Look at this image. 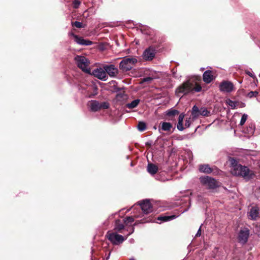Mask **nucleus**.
Instances as JSON below:
<instances>
[{
    "mask_svg": "<svg viewBox=\"0 0 260 260\" xmlns=\"http://www.w3.org/2000/svg\"><path fill=\"white\" fill-rule=\"evenodd\" d=\"M139 217H140L139 216H135V218H138Z\"/></svg>",
    "mask_w": 260,
    "mask_h": 260,
    "instance_id": "obj_46",
    "label": "nucleus"
},
{
    "mask_svg": "<svg viewBox=\"0 0 260 260\" xmlns=\"http://www.w3.org/2000/svg\"><path fill=\"white\" fill-rule=\"evenodd\" d=\"M203 79L206 83H211L214 79L213 71L210 70L206 71L203 75Z\"/></svg>",
    "mask_w": 260,
    "mask_h": 260,
    "instance_id": "obj_16",
    "label": "nucleus"
},
{
    "mask_svg": "<svg viewBox=\"0 0 260 260\" xmlns=\"http://www.w3.org/2000/svg\"><path fill=\"white\" fill-rule=\"evenodd\" d=\"M112 87V91L114 92H118L119 91H120L123 88H121L120 87H118L116 85L114 84L113 85Z\"/></svg>",
    "mask_w": 260,
    "mask_h": 260,
    "instance_id": "obj_34",
    "label": "nucleus"
},
{
    "mask_svg": "<svg viewBox=\"0 0 260 260\" xmlns=\"http://www.w3.org/2000/svg\"><path fill=\"white\" fill-rule=\"evenodd\" d=\"M113 83L114 84L116 83V81H112L111 82V83Z\"/></svg>",
    "mask_w": 260,
    "mask_h": 260,
    "instance_id": "obj_45",
    "label": "nucleus"
},
{
    "mask_svg": "<svg viewBox=\"0 0 260 260\" xmlns=\"http://www.w3.org/2000/svg\"><path fill=\"white\" fill-rule=\"evenodd\" d=\"M140 100L139 99H136L133 101L131 103H128L126 105V107L130 109L135 108L138 106L140 103Z\"/></svg>",
    "mask_w": 260,
    "mask_h": 260,
    "instance_id": "obj_24",
    "label": "nucleus"
},
{
    "mask_svg": "<svg viewBox=\"0 0 260 260\" xmlns=\"http://www.w3.org/2000/svg\"><path fill=\"white\" fill-rule=\"evenodd\" d=\"M200 179L201 183L208 189H213L219 186L218 182L212 177H202Z\"/></svg>",
    "mask_w": 260,
    "mask_h": 260,
    "instance_id": "obj_6",
    "label": "nucleus"
},
{
    "mask_svg": "<svg viewBox=\"0 0 260 260\" xmlns=\"http://www.w3.org/2000/svg\"><path fill=\"white\" fill-rule=\"evenodd\" d=\"M247 115L246 114H244L241 119L240 122V125H243L244 123L245 122L246 120L247 119Z\"/></svg>",
    "mask_w": 260,
    "mask_h": 260,
    "instance_id": "obj_33",
    "label": "nucleus"
},
{
    "mask_svg": "<svg viewBox=\"0 0 260 260\" xmlns=\"http://www.w3.org/2000/svg\"><path fill=\"white\" fill-rule=\"evenodd\" d=\"M177 128L179 131H183L184 129V128L183 126V122H178V123L177 124Z\"/></svg>",
    "mask_w": 260,
    "mask_h": 260,
    "instance_id": "obj_37",
    "label": "nucleus"
},
{
    "mask_svg": "<svg viewBox=\"0 0 260 260\" xmlns=\"http://www.w3.org/2000/svg\"><path fill=\"white\" fill-rule=\"evenodd\" d=\"M238 106H239L240 108H243L245 107V104L242 102H239Z\"/></svg>",
    "mask_w": 260,
    "mask_h": 260,
    "instance_id": "obj_41",
    "label": "nucleus"
},
{
    "mask_svg": "<svg viewBox=\"0 0 260 260\" xmlns=\"http://www.w3.org/2000/svg\"><path fill=\"white\" fill-rule=\"evenodd\" d=\"M190 118L188 119H186L185 120V126L186 127H189L190 125Z\"/></svg>",
    "mask_w": 260,
    "mask_h": 260,
    "instance_id": "obj_39",
    "label": "nucleus"
},
{
    "mask_svg": "<svg viewBox=\"0 0 260 260\" xmlns=\"http://www.w3.org/2000/svg\"><path fill=\"white\" fill-rule=\"evenodd\" d=\"M77 67L84 72L89 73L90 69H88L89 61L88 59L83 56L77 55L74 58Z\"/></svg>",
    "mask_w": 260,
    "mask_h": 260,
    "instance_id": "obj_5",
    "label": "nucleus"
},
{
    "mask_svg": "<svg viewBox=\"0 0 260 260\" xmlns=\"http://www.w3.org/2000/svg\"><path fill=\"white\" fill-rule=\"evenodd\" d=\"M106 237L114 245H118L122 243L126 239L121 235L118 234L116 232H108Z\"/></svg>",
    "mask_w": 260,
    "mask_h": 260,
    "instance_id": "obj_4",
    "label": "nucleus"
},
{
    "mask_svg": "<svg viewBox=\"0 0 260 260\" xmlns=\"http://www.w3.org/2000/svg\"><path fill=\"white\" fill-rule=\"evenodd\" d=\"M202 90L201 86L195 81L188 80L183 82L176 89L178 93L187 94L190 92H200Z\"/></svg>",
    "mask_w": 260,
    "mask_h": 260,
    "instance_id": "obj_2",
    "label": "nucleus"
},
{
    "mask_svg": "<svg viewBox=\"0 0 260 260\" xmlns=\"http://www.w3.org/2000/svg\"><path fill=\"white\" fill-rule=\"evenodd\" d=\"M229 162L232 167V174L236 176H241L247 180L254 178L255 174L248 167L238 164L237 160L234 157L229 158Z\"/></svg>",
    "mask_w": 260,
    "mask_h": 260,
    "instance_id": "obj_1",
    "label": "nucleus"
},
{
    "mask_svg": "<svg viewBox=\"0 0 260 260\" xmlns=\"http://www.w3.org/2000/svg\"><path fill=\"white\" fill-rule=\"evenodd\" d=\"M137 127L140 131L143 132L146 129V124L145 122L140 121L138 123Z\"/></svg>",
    "mask_w": 260,
    "mask_h": 260,
    "instance_id": "obj_29",
    "label": "nucleus"
},
{
    "mask_svg": "<svg viewBox=\"0 0 260 260\" xmlns=\"http://www.w3.org/2000/svg\"><path fill=\"white\" fill-rule=\"evenodd\" d=\"M199 170L201 172L210 174L213 171V168H211L209 165L204 164L199 166Z\"/></svg>",
    "mask_w": 260,
    "mask_h": 260,
    "instance_id": "obj_18",
    "label": "nucleus"
},
{
    "mask_svg": "<svg viewBox=\"0 0 260 260\" xmlns=\"http://www.w3.org/2000/svg\"><path fill=\"white\" fill-rule=\"evenodd\" d=\"M137 62L136 57H124L119 63V69L122 72H126L132 70Z\"/></svg>",
    "mask_w": 260,
    "mask_h": 260,
    "instance_id": "obj_3",
    "label": "nucleus"
},
{
    "mask_svg": "<svg viewBox=\"0 0 260 260\" xmlns=\"http://www.w3.org/2000/svg\"><path fill=\"white\" fill-rule=\"evenodd\" d=\"M248 215L249 219L256 220L259 216V208L257 206L252 207Z\"/></svg>",
    "mask_w": 260,
    "mask_h": 260,
    "instance_id": "obj_15",
    "label": "nucleus"
},
{
    "mask_svg": "<svg viewBox=\"0 0 260 260\" xmlns=\"http://www.w3.org/2000/svg\"><path fill=\"white\" fill-rule=\"evenodd\" d=\"M127 231H128L129 233L126 235V236H125V238L126 239L127 238V237L131 235L132 234H133L134 232V230H135V228H134V226H132V227L129 229V228H127Z\"/></svg>",
    "mask_w": 260,
    "mask_h": 260,
    "instance_id": "obj_35",
    "label": "nucleus"
},
{
    "mask_svg": "<svg viewBox=\"0 0 260 260\" xmlns=\"http://www.w3.org/2000/svg\"><path fill=\"white\" fill-rule=\"evenodd\" d=\"M129 260H135V259H134V258H131V259H129Z\"/></svg>",
    "mask_w": 260,
    "mask_h": 260,
    "instance_id": "obj_47",
    "label": "nucleus"
},
{
    "mask_svg": "<svg viewBox=\"0 0 260 260\" xmlns=\"http://www.w3.org/2000/svg\"><path fill=\"white\" fill-rule=\"evenodd\" d=\"M72 26H75L77 28L83 27V23L82 22H80L79 21L72 22Z\"/></svg>",
    "mask_w": 260,
    "mask_h": 260,
    "instance_id": "obj_32",
    "label": "nucleus"
},
{
    "mask_svg": "<svg viewBox=\"0 0 260 260\" xmlns=\"http://www.w3.org/2000/svg\"><path fill=\"white\" fill-rule=\"evenodd\" d=\"M123 220L125 226H131V224L135 221V217L133 216H126Z\"/></svg>",
    "mask_w": 260,
    "mask_h": 260,
    "instance_id": "obj_26",
    "label": "nucleus"
},
{
    "mask_svg": "<svg viewBox=\"0 0 260 260\" xmlns=\"http://www.w3.org/2000/svg\"><path fill=\"white\" fill-rule=\"evenodd\" d=\"M146 145L151 146V144H150V143H148V142H147V143H146Z\"/></svg>",
    "mask_w": 260,
    "mask_h": 260,
    "instance_id": "obj_44",
    "label": "nucleus"
},
{
    "mask_svg": "<svg viewBox=\"0 0 260 260\" xmlns=\"http://www.w3.org/2000/svg\"><path fill=\"white\" fill-rule=\"evenodd\" d=\"M249 236V230L247 228L240 230L237 237L238 241L243 244H245Z\"/></svg>",
    "mask_w": 260,
    "mask_h": 260,
    "instance_id": "obj_11",
    "label": "nucleus"
},
{
    "mask_svg": "<svg viewBox=\"0 0 260 260\" xmlns=\"http://www.w3.org/2000/svg\"><path fill=\"white\" fill-rule=\"evenodd\" d=\"M104 69L106 71V75L112 78H116L119 74L118 69L114 64H105Z\"/></svg>",
    "mask_w": 260,
    "mask_h": 260,
    "instance_id": "obj_10",
    "label": "nucleus"
},
{
    "mask_svg": "<svg viewBox=\"0 0 260 260\" xmlns=\"http://www.w3.org/2000/svg\"><path fill=\"white\" fill-rule=\"evenodd\" d=\"M178 114L179 111L177 110L173 109L168 110L166 112V115L171 118H173Z\"/></svg>",
    "mask_w": 260,
    "mask_h": 260,
    "instance_id": "obj_28",
    "label": "nucleus"
},
{
    "mask_svg": "<svg viewBox=\"0 0 260 260\" xmlns=\"http://www.w3.org/2000/svg\"><path fill=\"white\" fill-rule=\"evenodd\" d=\"M125 224L123 220L117 219L115 222L114 230L119 233H122V230L124 229Z\"/></svg>",
    "mask_w": 260,
    "mask_h": 260,
    "instance_id": "obj_17",
    "label": "nucleus"
},
{
    "mask_svg": "<svg viewBox=\"0 0 260 260\" xmlns=\"http://www.w3.org/2000/svg\"><path fill=\"white\" fill-rule=\"evenodd\" d=\"M219 87L221 91L231 92L233 90L234 85L231 82L224 81L220 83Z\"/></svg>",
    "mask_w": 260,
    "mask_h": 260,
    "instance_id": "obj_13",
    "label": "nucleus"
},
{
    "mask_svg": "<svg viewBox=\"0 0 260 260\" xmlns=\"http://www.w3.org/2000/svg\"><path fill=\"white\" fill-rule=\"evenodd\" d=\"M109 255H110V253L109 254V255L108 256V257H107V258H109Z\"/></svg>",
    "mask_w": 260,
    "mask_h": 260,
    "instance_id": "obj_48",
    "label": "nucleus"
},
{
    "mask_svg": "<svg viewBox=\"0 0 260 260\" xmlns=\"http://www.w3.org/2000/svg\"><path fill=\"white\" fill-rule=\"evenodd\" d=\"M161 123V129L165 132H170L173 127L172 124L170 122H162Z\"/></svg>",
    "mask_w": 260,
    "mask_h": 260,
    "instance_id": "obj_22",
    "label": "nucleus"
},
{
    "mask_svg": "<svg viewBox=\"0 0 260 260\" xmlns=\"http://www.w3.org/2000/svg\"><path fill=\"white\" fill-rule=\"evenodd\" d=\"M152 221V218L151 217H148L147 218H143L141 220H137L134 224L133 225V226H136L138 224L140 223H145L147 222H149Z\"/></svg>",
    "mask_w": 260,
    "mask_h": 260,
    "instance_id": "obj_27",
    "label": "nucleus"
},
{
    "mask_svg": "<svg viewBox=\"0 0 260 260\" xmlns=\"http://www.w3.org/2000/svg\"><path fill=\"white\" fill-rule=\"evenodd\" d=\"M152 80V78L148 77L146 78H144L143 79V82H150Z\"/></svg>",
    "mask_w": 260,
    "mask_h": 260,
    "instance_id": "obj_40",
    "label": "nucleus"
},
{
    "mask_svg": "<svg viewBox=\"0 0 260 260\" xmlns=\"http://www.w3.org/2000/svg\"><path fill=\"white\" fill-rule=\"evenodd\" d=\"M210 112L208 111L207 108L202 107L200 109L198 106L194 105L191 111V116L193 119L197 118L200 115L203 116H209L210 115Z\"/></svg>",
    "mask_w": 260,
    "mask_h": 260,
    "instance_id": "obj_7",
    "label": "nucleus"
},
{
    "mask_svg": "<svg viewBox=\"0 0 260 260\" xmlns=\"http://www.w3.org/2000/svg\"><path fill=\"white\" fill-rule=\"evenodd\" d=\"M109 107V104L108 102H102L100 103V110L101 109H107Z\"/></svg>",
    "mask_w": 260,
    "mask_h": 260,
    "instance_id": "obj_31",
    "label": "nucleus"
},
{
    "mask_svg": "<svg viewBox=\"0 0 260 260\" xmlns=\"http://www.w3.org/2000/svg\"><path fill=\"white\" fill-rule=\"evenodd\" d=\"M91 110L94 112L98 111L100 110V103L97 101H91L90 104Z\"/></svg>",
    "mask_w": 260,
    "mask_h": 260,
    "instance_id": "obj_20",
    "label": "nucleus"
},
{
    "mask_svg": "<svg viewBox=\"0 0 260 260\" xmlns=\"http://www.w3.org/2000/svg\"><path fill=\"white\" fill-rule=\"evenodd\" d=\"M226 104H228L232 109H234L238 106V101H233L230 99L226 100Z\"/></svg>",
    "mask_w": 260,
    "mask_h": 260,
    "instance_id": "obj_25",
    "label": "nucleus"
},
{
    "mask_svg": "<svg viewBox=\"0 0 260 260\" xmlns=\"http://www.w3.org/2000/svg\"><path fill=\"white\" fill-rule=\"evenodd\" d=\"M245 73H246V74L249 75L250 77H253V74L250 72H249V71H246Z\"/></svg>",
    "mask_w": 260,
    "mask_h": 260,
    "instance_id": "obj_43",
    "label": "nucleus"
},
{
    "mask_svg": "<svg viewBox=\"0 0 260 260\" xmlns=\"http://www.w3.org/2000/svg\"><path fill=\"white\" fill-rule=\"evenodd\" d=\"M201 235V228H200L199 229V230L198 231V232L196 235V237H200Z\"/></svg>",
    "mask_w": 260,
    "mask_h": 260,
    "instance_id": "obj_42",
    "label": "nucleus"
},
{
    "mask_svg": "<svg viewBox=\"0 0 260 260\" xmlns=\"http://www.w3.org/2000/svg\"><path fill=\"white\" fill-rule=\"evenodd\" d=\"M145 214H148L153 211V207L149 200H144L138 203Z\"/></svg>",
    "mask_w": 260,
    "mask_h": 260,
    "instance_id": "obj_8",
    "label": "nucleus"
},
{
    "mask_svg": "<svg viewBox=\"0 0 260 260\" xmlns=\"http://www.w3.org/2000/svg\"><path fill=\"white\" fill-rule=\"evenodd\" d=\"M158 170V168L156 165L152 163H148L147 170L149 174L154 175L157 172Z\"/></svg>",
    "mask_w": 260,
    "mask_h": 260,
    "instance_id": "obj_19",
    "label": "nucleus"
},
{
    "mask_svg": "<svg viewBox=\"0 0 260 260\" xmlns=\"http://www.w3.org/2000/svg\"><path fill=\"white\" fill-rule=\"evenodd\" d=\"M258 94V92L257 91H250L246 94V96L249 98H252L253 97H256Z\"/></svg>",
    "mask_w": 260,
    "mask_h": 260,
    "instance_id": "obj_30",
    "label": "nucleus"
},
{
    "mask_svg": "<svg viewBox=\"0 0 260 260\" xmlns=\"http://www.w3.org/2000/svg\"><path fill=\"white\" fill-rule=\"evenodd\" d=\"M184 118V115L183 114V113L180 114L178 117V122H183Z\"/></svg>",
    "mask_w": 260,
    "mask_h": 260,
    "instance_id": "obj_38",
    "label": "nucleus"
},
{
    "mask_svg": "<svg viewBox=\"0 0 260 260\" xmlns=\"http://www.w3.org/2000/svg\"><path fill=\"white\" fill-rule=\"evenodd\" d=\"M71 35L75 38V42L80 45L89 46L92 44V41L88 40H85L82 37H79L74 33H71Z\"/></svg>",
    "mask_w": 260,
    "mask_h": 260,
    "instance_id": "obj_14",
    "label": "nucleus"
},
{
    "mask_svg": "<svg viewBox=\"0 0 260 260\" xmlns=\"http://www.w3.org/2000/svg\"><path fill=\"white\" fill-rule=\"evenodd\" d=\"M127 98V95L125 94V91L122 89L117 93L116 95V99L118 101H122Z\"/></svg>",
    "mask_w": 260,
    "mask_h": 260,
    "instance_id": "obj_21",
    "label": "nucleus"
},
{
    "mask_svg": "<svg viewBox=\"0 0 260 260\" xmlns=\"http://www.w3.org/2000/svg\"><path fill=\"white\" fill-rule=\"evenodd\" d=\"M93 75L98 79L103 81H106L108 79V76L106 75V72L103 68H100L94 70L93 71Z\"/></svg>",
    "mask_w": 260,
    "mask_h": 260,
    "instance_id": "obj_12",
    "label": "nucleus"
},
{
    "mask_svg": "<svg viewBox=\"0 0 260 260\" xmlns=\"http://www.w3.org/2000/svg\"><path fill=\"white\" fill-rule=\"evenodd\" d=\"M80 4L81 3L79 0H74L73 2L74 8L75 9L78 8L79 7Z\"/></svg>",
    "mask_w": 260,
    "mask_h": 260,
    "instance_id": "obj_36",
    "label": "nucleus"
},
{
    "mask_svg": "<svg viewBox=\"0 0 260 260\" xmlns=\"http://www.w3.org/2000/svg\"><path fill=\"white\" fill-rule=\"evenodd\" d=\"M156 47L154 46H150L143 52V57L145 60H152L156 54Z\"/></svg>",
    "mask_w": 260,
    "mask_h": 260,
    "instance_id": "obj_9",
    "label": "nucleus"
},
{
    "mask_svg": "<svg viewBox=\"0 0 260 260\" xmlns=\"http://www.w3.org/2000/svg\"><path fill=\"white\" fill-rule=\"evenodd\" d=\"M176 217V216L174 215L171 216H160L157 217V220L165 222L175 219Z\"/></svg>",
    "mask_w": 260,
    "mask_h": 260,
    "instance_id": "obj_23",
    "label": "nucleus"
}]
</instances>
